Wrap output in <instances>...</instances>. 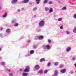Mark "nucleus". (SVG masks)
I'll return each instance as SVG.
<instances>
[{
    "label": "nucleus",
    "mask_w": 76,
    "mask_h": 76,
    "mask_svg": "<svg viewBox=\"0 0 76 76\" xmlns=\"http://www.w3.org/2000/svg\"><path fill=\"white\" fill-rule=\"evenodd\" d=\"M45 25V22L44 20H41L39 22V26H40V27H42L43 26H44Z\"/></svg>",
    "instance_id": "1"
},
{
    "label": "nucleus",
    "mask_w": 76,
    "mask_h": 76,
    "mask_svg": "<svg viewBox=\"0 0 76 76\" xmlns=\"http://www.w3.org/2000/svg\"><path fill=\"white\" fill-rule=\"evenodd\" d=\"M30 69V67L28 66H26V69L24 70L23 72H29V69Z\"/></svg>",
    "instance_id": "2"
},
{
    "label": "nucleus",
    "mask_w": 76,
    "mask_h": 76,
    "mask_svg": "<svg viewBox=\"0 0 76 76\" xmlns=\"http://www.w3.org/2000/svg\"><path fill=\"white\" fill-rule=\"evenodd\" d=\"M40 69L39 65H36L35 66V69L36 70H39Z\"/></svg>",
    "instance_id": "3"
},
{
    "label": "nucleus",
    "mask_w": 76,
    "mask_h": 76,
    "mask_svg": "<svg viewBox=\"0 0 76 76\" xmlns=\"http://www.w3.org/2000/svg\"><path fill=\"white\" fill-rule=\"evenodd\" d=\"M17 2H18V0H12L11 1V3L12 4H13L16 3Z\"/></svg>",
    "instance_id": "4"
},
{
    "label": "nucleus",
    "mask_w": 76,
    "mask_h": 76,
    "mask_svg": "<svg viewBox=\"0 0 76 76\" xmlns=\"http://www.w3.org/2000/svg\"><path fill=\"white\" fill-rule=\"evenodd\" d=\"M29 2V0H24L22 1V3H27Z\"/></svg>",
    "instance_id": "5"
},
{
    "label": "nucleus",
    "mask_w": 76,
    "mask_h": 76,
    "mask_svg": "<svg viewBox=\"0 0 76 76\" xmlns=\"http://www.w3.org/2000/svg\"><path fill=\"white\" fill-rule=\"evenodd\" d=\"M6 32L7 33H10L11 32V30L10 28H7L6 31Z\"/></svg>",
    "instance_id": "6"
},
{
    "label": "nucleus",
    "mask_w": 76,
    "mask_h": 76,
    "mask_svg": "<svg viewBox=\"0 0 76 76\" xmlns=\"http://www.w3.org/2000/svg\"><path fill=\"white\" fill-rule=\"evenodd\" d=\"M70 50H71V47H69L67 48L66 51H67V52H69Z\"/></svg>",
    "instance_id": "7"
},
{
    "label": "nucleus",
    "mask_w": 76,
    "mask_h": 76,
    "mask_svg": "<svg viewBox=\"0 0 76 76\" xmlns=\"http://www.w3.org/2000/svg\"><path fill=\"white\" fill-rule=\"evenodd\" d=\"M66 69H61L60 71V72L62 73H64L66 72Z\"/></svg>",
    "instance_id": "8"
},
{
    "label": "nucleus",
    "mask_w": 76,
    "mask_h": 76,
    "mask_svg": "<svg viewBox=\"0 0 76 76\" xmlns=\"http://www.w3.org/2000/svg\"><path fill=\"white\" fill-rule=\"evenodd\" d=\"M39 39L40 40H42L44 39V36H40L39 37Z\"/></svg>",
    "instance_id": "9"
},
{
    "label": "nucleus",
    "mask_w": 76,
    "mask_h": 76,
    "mask_svg": "<svg viewBox=\"0 0 76 76\" xmlns=\"http://www.w3.org/2000/svg\"><path fill=\"white\" fill-rule=\"evenodd\" d=\"M46 48L48 50H50L51 47H50V46L49 45H46Z\"/></svg>",
    "instance_id": "10"
},
{
    "label": "nucleus",
    "mask_w": 76,
    "mask_h": 76,
    "mask_svg": "<svg viewBox=\"0 0 76 76\" xmlns=\"http://www.w3.org/2000/svg\"><path fill=\"white\" fill-rule=\"evenodd\" d=\"M28 73H23L22 74V75L23 76H28Z\"/></svg>",
    "instance_id": "11"
},
{
    "label": "nucleus",
    "mask_w": 76,
    "mask_h": 76,
    "mask_svg": "<svg viewBox=\"0 0 76 76\" xmlns=\"http://www.w3.org/2000/svg\"><path fill=\"white\" fill-rule=\"evenodd\" d=\"M7 12H5L4 14V15L2 16V17L3 18H5V17L7 16Z\"/></svg>",
    "instance_id": "12"
},
{
    "label": "nucleus",
    "mask_w": 76,
    "mask_h": 76,
    "mask_svg": "<svg viewBox=\"0 0 76 76\" xmlns=\"http://www.w3.org/2000/svg\"><path fill=\"white\" fill-rule=\"evenodd\" d=\"M34 53V50H32L30 51V54H33Z\"/></svg>",
    "instance_id": "13"
},
{
    "label": "nucleus",
    "mask_w": 76,
    "mask_h": 76,
    "mask_svg": "<svg viewBox=\"0 0 76 76\" xmlns=\"http://www.w3.org/2000/svg\"><path fill=\"white\" fill-rule=\"evenodd\" d=\"M53 12V8H51L49 10V13H52Z\"/></svg>",
    "instance_id": "14"
},
{
    "label": "nucleus",
    "mask_w": 76,
    "mask_h": 76,
    "mask_svg": "<svg viewBox=\"0 0 76 76\" xmlns=\"http://www.w3.org/2000/svg\"><path fill=\"white\" fill-rule=\"evenodd\" d=\"M39 73L40 74H42L43 73V71L42 69L40 70L39 71Z\"/></svg>",
    "instance_id": "15"
},
{
    "label": "nucleus",
    "mask_w": 76,
    "mask_h": 76,
    "mask_svg": "<svg viewBox=\"0 0 76 76\" xmlns=\"http://www.w3.org/2000/svg\"><path fill=\"white\" fill-rule=\"evenodd\" d=\"M45 61V58H42L40 60V62Z\"/></svg>",
    "instance_id": "16"
},
{
    "label": "nucleus",
    "mask_w": 76,
    "mask_h": 76,
    "mask_svg": "<svg viewBox=\"0 0 76 76\" xmlns=\"http://www.w3.org/2000/svg\"><path fill=\"white\" fill-rule=\"evenodd\" d=\"M45 10L46 11H48V10H49V8L48 7H45Z\"/></svg>",
    "instance_id": "17"
},
{
    "label": "nucleus",
    "mask_w": 76,
    "mask_h": 76,
    "mask_svg": "<svg viewBox=\"0 0 76 76\" xmlns=\"http://www.w3.org/2000/svg\"><path fill=\"white\" fill-rule=\"evenodd\" d=\"M73 31L74 33H76V27L74 28V29H73Z\"/></svg>",
    "instance_id": "18"
},
{
    "label": "nucleus",
    "mask_w": 76,
    "mask_h": 76,
    "mask_svg": "<svg viewBox=\"0 0 76 76\" xmlns=\"http://www.w3.org/2000/svg\"><path fill=\"white\" fill-rule=\"evenodd\" d=\"M48 0H45L43 2L44 4H47V2H48Z\"/></svg>",
    "instance_id": "19"
},
{
    "label": "nucleus",
    "mask_w": 76,
    "mask_h": 76,
    "mask_svg": "<svg viewBox=\"0 0 76 76\" xmlns=\"http://www.w3.org/2000/svg\"><path fill=\"white\" fill-rule=\"evenodd\" d=\"M66 9H67V7H64L62 8L61 10H66Z\"/></svg>",
    "instance_id": "20"
},
{
    "label": "nucleus",
    "mask_w": 76,
    "mask_h": 76,
    "mask_svg": "<svg viewBox=\"0 0 76 76\" xmlns=\"http://www.w3.org/2000/svg\"><path fill=\"white\" fill-rule=\"evenodd\" d=\"M19 25V24L18 23H16L14 24V26H15V27H16V26H18Z\"/></svg>",
    "instance_id": "21"
},
{
    "label": "nucleus",
    "mask_w": 76,
    "mask_h": 76,
    "mask_svg": "<svg viewBox=\"0 0 76 76\" xmlns=\"http://www.w3.org/2000/svg\"><path fill=\"white\" fill-rule=\"evenodd\" d=\"M38 38H39L38 36H35L34 38V40H37Z\"/></svg>",
    "instance_id": "22"
},
{
    "label": "nucleus",
    "mask_w": 76,
    "mask_h": 76,
    "mask_svg": "<svg viewBox=\"0 0 76 76\" xmlns=\"http://www.w3.org/2000/svg\"><path fill=\"white\" fill-rule=\"evenodd\" d=\"M37 4H39L40 0H36Z\"/></svg>",
    "instance_id": "23"
},
{
    "label": "nucleus",
    "mask_w": 76,
    "mask_h": 76,
    "mask_svg": "<svg viewBox=\"0 0 76 76\" xmlns=\"http://www.w3.org/2000/svg\"><path fill=\"white\" fill-rule=\"evenodd\" d=\"M2 65V66H4L5 65V62H2L0 63Z\"/></svg>",
    "instance_id": "24"
},
{
    "label": "nucleus",
    "mask_w": 76,
    "mask_h": 76,
    "mask_svg": "<svg viewBox=\"0 0 76 76\" xmlns=\"http://www.w3.org/2000/svg\"><path fill=\"white\" fill-rule=\"evenodd\" d=\"M11 23H16V21H15V20H12L11 21Z\"/></svg>",
    "instance_id": "25"
},
{
    "label": "nucleus",
    "mask_w": 76,
    "mask_h": 76,
    "mask_svg": "<svg viewBox=\"0 0 76 76\" xmlns=\"http://www.w3.org/2000/svg\"><path fill=\"white\" fill-rule=\"evenodd\" d=\"M63 67H64V66L62 64L60 65L59 66V68H60V69L63 68Z\"/></svg>",
    "instance_id": "26"
},
{
    "label": "nucleus",
    "mask_w": 76,
    "mask_h": 76,
    "mask_svg": "<svg viewBox=\"0 0 76 76\" xmlns=\"http://www.w3.org/2000/svg\"><path fill=\"white\" fill-rule=\"evenodd\" d=\"M41 31V30L40 29L37 30V32H40Z\"/></svg>",
    "instance_id": "27"
},
{
    "label": "nucleus",
    "mask_w": 76,
    "mask_h": 76,
    "mask_svg": "<svg viewBox=\"0 0 76 76\" xmlns=\"http://www.w3.org/2000/svg\"><path fill=\"white\" fill-rule=\"evenodd\" d=\"M58 74L54 73V74L52 76H57L58 75Z\"/></svg>",
    "instance_id": "28"
},
{
    "label": "nucleus",
    "mask_w": 76,
    "mask_h": 76,
    "mask_svg": "<svg viewBox=\"0 0 76 76\" xmlns=\"http://www.w3.org/2000/svg\"><path fill=\"white\" fill-rule=\"evenodd\" d=\"M59 64V63L58 62H55L54 64V65L55 66H57L58 65V64Z\"/></svg>",
    "instance_id": "29"
},
{
    "label": "nucleus",
    "mask_w": 76,
    "mask_h": 76,
    "mask_svg": "<svg viewBox=\"0 0 76 76\" xmlns=\"http://www.w3.org/2000/svg\"><path fill=\"white\" fill-rule=\"evenodd\" d=\"M29 56H30V55L29 54H27V55H26L25 56V57H29Z\"/></svg>",
    "instance_id": "30"
},
{
    "label": "nucleus",
    "mask_w": 76,
    "mask_h": 76,
    "mask_svg": "<svg viewBox=\"0 0 76 76\" xmlns=\"http://www.w3.org/2000/svg\"><path fill=\"white\" fill-rule=\"evenodd\" d=\"M43 48H44V49H45L47 48V45H44L43 46Z\"/></svg>",
    "instance_id": "31"
},
{
    "label": "nucleus",
    "mask_w": 76,
    "mask_h": 76,
    "mask_svg": "<svg viewBox=\"0 0 76 76\" xmlns=\"http://www.w3.org/2000/svg\"><path fill=\"white\" fill-rule=\"evenodd\" d=\"M37 10V8L35 7L33 8V11H36V10Z\"/></svg>",
    "instance_id": "32"
},
{
    "label": "nucleus",
    "mask_w": 76,
    "mask_h": 76,
    "mask_svg": "<svg viewBox=\"0 0 76 76\" xmlns=\"http://www.w3.org/2000/svg\"><path fill=\"white\" fill-rule=\"evenodd\" d=\"M37 47V46L36 45H35L34 46L33 48L34 49H36Z\"/></svg>",
    "instance_id": "33"
},
{
    "label": "nucleus",
    "mask_w": 76,
    "mask_h": 76,
    "mask_svg": "<svg viewBox=\"0 0 76 76\" xmlns=\"http://www.w3.org/2000/svg\"><path fill=\"white\" fill-rule=\"evenodd\" d=\"M47 72H48V70H45L44 72V73H45V74L47 73Z\"/></svg>",
    "instance_id": "34"
},
{
    "label": "nucleus",
    "mask_w": 76,
    "mask_h": 76,
    "mask_svg": "<svg viewBox=\"0 0 76 76\" xmlns=\"http://www.w3.org/2000/svg\"><path fill=\"white\" fill-rule=\"evenodd\" d=\"M54 73H57V74H58V71L57 70H55Z\"/></svg>",
    "instance_id": "35"
},
{
    "label": "nucleus",
    "mask_w": 76,
    "mask_h": 76,
    "mask_svg": "<svg viewBox=\"0 0 76 76\" xmlns=\"http://www.w3.org/2000/svg\"><path fill=\"white\" fill-rule=\"evenodd\" d=\"M9 76H13V74L12 73H10L9 74Z\"/></svg>",
    "instance_id": "36"
},
{
    "label": "nucleus",
    "mask_w": 76,
    "mask_h": 76,
    "mask_svg": "<svg viewBox=\"0 0 76 76\" xmlns=\"http://www.w3.org/2000/svg\"><path fill=\"white\" fill-rule=\"evenodd\" d=\"M58 21H59V22H60V21H61V20H62V18H59L58 19Z\"/></svg>",
    "instance_id": "37"
},
{
    "label": "nucleus",
    "mask_w": 76,
    "mask_h": 76,
    "mask_svg": "<svg viewBox=\"0 0 76 76\" xmlns=\"http://www.w3.org/2000/svg\"><path fill=\"white\" fill-rule=\"evenodd\" d=\"M52 3H53V2L51 1H50L49 2V4H51Z\"/></svg>",
    "instance_id": "38"
},
{
    "label": "nucleus",
    "mask_w": 76,
    "mask_h": 76,
    "mask_svg": "<svg viewBox=\"0 0 76 76\" xmlns=\"http://www.w3.org/2000/svg\"><path fill=\"white\" fill-rule=\"evenodd\" d=\"M76 60V58L75 57H73L72 58V61H75V60Z\"/></svg>",
    "instance_id": "39"
},
{
    "label": "nucleus",
    "mask_w": 76,
    "mask_h": 76,
    "mask_svg": "<svg viewBox=\"0 0 76 76\" xmlns=\"http://www.w3.org/2000/svg\"><path fill=\"white\" fill-rule=\"evenodd\" d=\"M3 29H4V28H3V27H0V31H3Z\"/></svg>",
    "instance_id": "40"
},
{
    "label": "nucleus",
    "mask_w": 76,
    "mask_h": 76,
    "mask_svg": "<svg viewBox=\"0 0 76 76\" xmlns=\"http://www.w3.org/2000/svg\"><path fill=\"white\" fill-rule=\"evenodd\" d=\"M66 34H67V35H69L70 34V32L69 31H66Z\"/></svg>",
    "instance_id": "41"
},
{
    "label": "nucleus",
    "mask_w": 76,
    "mask_h": 76,
    "mask_svg": "<svg viewBox=\"0 0 76 76\" xmlns=\"http://www.w3.org/2000/svg\"><path fill=\"white\" fill-rule=\"evenodd\" d=\"M73 17L74 18H75V19H76V14H75L74 15Z\"/></svg>",
    "instance_id": "42"
},
{
    "label": "nucleus",
    "mask_w": 76,
    "mask_h": 76,
    "mask_svg": "<svg viewBox=\"0 0 76 76\" xmlns=\"http://www.w3.org/2000/svg\"><path fill=\"white\" fill-rule=\"evenodd\" d=\"M48 42L49 43H50V42H51V40L50 39H49V40H48Z\"/></svg>",
    "instance_id": "43"
},
{
    "label": "nucleus",
    "mask_w": 76,
    "mask_h": 76,
    "mask_svg": "<svg viewBox=\"0 0 76 76\" xmlns=\"http://www.w3.org/2000/svg\"><path fill=\"white\" fill-rule=\"evenodd\" d=\"M51 65V63L49 62L48 64V66H50Z\"/></svg>",
    "instance_id": "44"
},
{
    "label": "nucleus",
    "mask_w": 76,
    "mask_h": 76,
    "mask_svg": "<svg viewBox=\"0 0 76 76\" xmlns=\"http://www.w3.org/2000/svg\"><path fill=\"white\" fill-rule=\"evenodd\" d=\"M62 26L63 25H62V26L60 27V29H63V27Z\"/></svg>",
    "instance_id": "45"
},
{
    "label": "nucleus",
    "mask_w": 76,
    "mask_h": 76,
    "mask_svg": "<svg viewBox=\"0 0 76 76\" xmlns=\"http://www.w3.org/2000/svg\"><path fill=\"white\" fill-rule=\"evenodd\" d=\"M29 4L31 5H32V2H30L29 3Z\"/></svg>",
    "instance_id": "46"
},
{
    "label": "nucleus",
    "mask_w": 76,
    "mask_h": 76,
    "mask_svg": "<svg viewBox=\"0 0 76 76\" xmlns=\"http://www.w3.org/2000/svg\"><path fill=\"white\" fill-rule=\"evenodd\" d=\"M7 70L8 72H10L11 71V69H8Z\"/></svg>",
    "instance_id": "47"
},
{
    "label": "nucleus",
    "mask_w": 76,
    "mask_h": 76,
    "mask_svg": "<svg viewBox=\"0 0 76 76\" xmlns=\"http://www.w3.org/2000/svg\"><path fill=\"white\" fill-rule=\"evenodd\" d=\"M70 73H71L72 74H73V71L71 70L70 72Z\"/></svg>",
    "instance_id": "48"
},
{
    "label": "nucleus",
    "mask_w": 76,
    "mask_h": 76,
    "mask_svg": "<svg viewBox=\"0 0 76 76\" xmlns=\"http://www.w3.org/2000/svg\"><path fill=\"white\" fill-rule=\"evenodd\" d=\"M18 12H20V9H18L17 10Z\"/></svg>",
    "instance_id": "49"
},
{
    "label": "nucleus",
    "mask_w": 76,
    "mask_h": 76,
    "mask_svg": "<svg viewBox=\"0 0 76 76\" xmlns=\"http://www.w3.org/2000/svg\"><path fill=\"white\" fill-rule=\"evenodd\" d=\"M28 43H30L31 42V40H28Z\"/></svg>",
    "instance_id": "50"
},
{
    "label": "nucleus",
    "mask_w": 76,
    "mask_h": 76,
    "mask_svg": "<svg viewBox=\"0 0 76 76\" xmlns=\"http://www.w3.org/2000/svg\"><path fill=\"white\" fill-rule=\"evenodd\" d=\"M24 38V37L23 36H21V39H22V38Z\"/></svg>",
    "instance_id": "51"
},
{
    "label": "nucleus",
    "mask_w": 76,
    "mask_h": 76,
    "mask_svg": "<svg viewBox=\"0 0 76 76\" xmlns=\"http://www.w3.org/2000/svg\"><path fill=\"white\" fill-rule=\"evenodd\" d=\"M37 16V15H35L34 16H33V18H35Z\"/></svg>",
    "instance_id": "52"
},
{
    "label": "nucleus",
    "mask_w": 76,
    "mask_h": 76,
    "mask_svg": "<svg viewBox=\"0 0 76 76\" xmlns=\"http://www.w3.org/2000/svg\"><path fill=\"white\" fill-rule=\"evenodd\" d=\"M57 15H54V16L55 17H57Z\"/></svg>",
    "instance_id": "53"
},
{
    "label": "nucleus",
    "mask_w": 76,
    "mask_h": 76,
    "mask_svg": "<svg viewBox=\"0 0 76 76\" xmlns=\"http://www.w3.org/2000/svg\"><path fill=\"white\" fill-rule=\"evenodd\" d=\"M57 1L58 2H59V3H60V1L58 0H57Z\"/></svg>",
    "instance_id": "54"
},
{
    "label": "nucleus",
    "mask_w": 76,
    "mask_h": 76,
    "mask_svg": "<svg viewBox=\"0 0 76 76\" xmlns=\"http://www.w3.org/2000/svg\"><path fill=\"white\" fill-rule=\"evenodd\" d=\"M20 71L22 72V69H20Z\"/></svg>",
    "instance_id": "55"
},
{
    "label": "nucleus",
    "mask_w": 76,
    "mask_h": 76,
    "mask_svg": "<svg viewBox=\"0 0 76 76\" xmlns=\"http://www.w3.org/2000/svg\"><path fill=\"white\" fill-rule=\"evenodd\" d=\"M2 34H0V37H1V36H2Z\"/></svg>",
    "instance_id": "56"
},
{
    "label": "nucleus",
    "mask_w": 76,
    "mask_h": 76,
    "mask_svg": "<svg viewBox=\"0 0 76 76\" xmlns=\"http://www.w3.org/2000/svg\"><path fill=\"white\" fill-rule=\"evenodd\" d=\"M75 66L76 67V64H75Z\"/></svg>",
    "instance_id": "57"
},
{
    "label": "nucleus",
    "mask_w": 76,
    "mask_h": 76,
    "mask_svg": "<svg viewBox=\"0 0 76 76\" xmlns=\"http://www.w3.org/2000/svg\"><path fill=\"white\" fill-rule=\"evenodd\" d=\"M22 10H23V9H24V8H22Z\"/></svg>",
    "instance_id": "58"
},
{
    "label": "nucleus",
    "mask_w": 76,
    "mask_h": 76,
    "mask_svg": "<svg viewBox=\"0 0 76 76\" xmlns=\"http://www.w3.org/2000/svg\"><path fill=\"white\" fill-rule=\"evenodd\" d=\"M1 48H0V51H1Z\"/></svg>",
    "instance_id": "59"
},
{
    "label": "nucleus",
    "mask_w": 76,
    "mask_h": 76,
    "mask_svg": "<svg viewBox=\"0 0 76 76\" xmlns=\"http://www.w3.org/2000/svg\"><path fill=\"white\" fill-rule=\"evenodd\" d=\"M0 59H1V58L0 57Z\"/></svg>",
    "instance_id": "60"
},
{
    "label": "nucleus",
    "mask_w": 76,
    "mask_h": 76,
    "mask_svg": "<svg viewBox=\"0 0 76 76\" xmlns=\"http://www.w3.org/2000/svg\"><path fill=\"white\" fill-rule=\"evenodd\" d=\"M0 10H1V7L0 6Z\"/></svg>",
    "instance_id": "61"
},
{
    "label": "nucleus",
    "mask_w": 76,
    "mask_h": 76,
    "mask_svg": "<svg viewBox=\"0 0 76 76\" xmlns=\"http://www.w3.org/2000/svg\"><path fill=\"white\" fill-rule=\"evenodd\" d=\"M75 1H76V0H74Z\"/></svg>",
    "instance_id": "62"
}]
</instances>
